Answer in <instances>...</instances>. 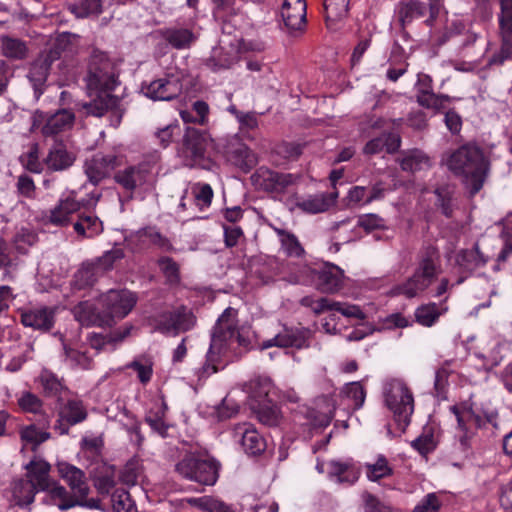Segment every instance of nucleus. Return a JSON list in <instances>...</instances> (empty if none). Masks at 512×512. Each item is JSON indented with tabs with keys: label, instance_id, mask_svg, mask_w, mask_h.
I'll return each mask as SVG.
<instances>
[{
	"label": "nucleus",
	"instance_id": "2eb2a0df",
	"mask_svg": "<svg viewBox=\"0 0 512 512\" xmlns=\"http://www.w3.org/2000/svg\"><path fill=\"white\" fill-rule=\"evenodd\" d=\"M302 305L309 307L313 310V312L319 314L323 312H339L346 318L363 320L365 319V313L362 309L354 304L346 303V302H337L331 301L328 298H318L314 299L313 297L307 296L302 298Z\"/></svg>",
	"mask_w": 512,
	"mask_h": 512
},
{
	"label": "nucleus",
	"instance_id": "3c124183",
	"mask_svg": "<svg viewBox=\"0 0 512 512\" xmlns=\"http://www.w3.org/2000/svg\"><path fill=\"white\" fill-rule=\"evenodd\" d=\"M40 384L43 391L48 396L57 395L62 389L63 385L55 374L48 370H43L39 376Z\"/></svg>",
	"mask_w": 512,
	"mask_h": 512
},
{
	"label": "nucleus",
	"instance_id": "5fc2aeb1",
	"mask_svg": "<svg viewBox=\"0 0 512 512\" xmlns=\"http://www.w3.org/2000/svg\"><path fill=\"white\" fill-rule=\"evenodd\" d=\"M343 394L352 402L354 408L362 407L366 393L360 382H351L343 388Z\"/></svg>",
	"mask_w": 512,
	"mask_h": 512
},
{
	"label": "nucleus",
	"instance_id": "bf43d9fd",
	"mask_svg": "<svg viewBox=\"0 0 512 512\" xmlns=\"http://www.w3.org/2000/svg\"><path fill=\"white\" fill-rule=\"evenodd\" d=\"M21 162L31 172L40 173L42 163L39 160V149L37 144H33L30 150L21 156Z\"/></svg>",
	"mask_w": 512,
	"mask_h": 512
},
{
	"label": "nucleus",
	"instance_id": "8fccbe9b",
	"mask_svg": "<svg viewBox=\"0 0 512 512\" xmlns=\"http://www.w3.org/2000/svg\"><path fill=\"white\" fill-rule=\"evenodd\" d=\"M22 411L33 414H41L43 411L42 401L31 392H23L17 399Z\"/></svg>",
	"mask_w": 512,
	"mask_h": 512
},
{
	"label": "nucleus",
	"instance_id": "338daca9",
	"mask_svg": "<svg viewBox=\"0 0 512 512\" xmlns=\"http://www.w3.org/2000/svg\"><path fill=\"white\" fill-rule=\"evenodd\" d=\"M332 416V408L329 404H327L324 411H310L308 415V421L314 427L323 428L330 424Z\"/></svg>",
	"mask_w": 512,
	"mask_h": 512
},
{
	"label": "nucleus",
	"instance_id": "de8ad7c7",
	"mask_svg": "<svg viewBox=\"0 0 512 512\" xmlns=\"http://www.w3.org/2000/svg\"><path fill=\"white\" fill-rule=\"evenodd\" d=\"M281 241L283 251L290 257H299L304 253V250L299 243L298 239L291 233L276 229Z\"/></svg>",
	"mask_w": 512,
	"mask_h": 512
},
{
	"label": "nucleus",
	"instance_id": "ea45409f",
	"mask_svg": "<svg viewBox=\"0 0 512 512\" xmlns=\"http://www.w3.org/2000/svg\"><path fill=\"white\" fill-rule=\"evenodd\" d=\"M36 242L37 234L35 231L25 227L20 228L13 238V246L20 254L27 253L29 248L32 247Z\"/></svg>",
	"mask_w": 512,
	"mask_h": 512
},
{
	"label": "nucleus",
	"instance_id": "58836bf2",
	"mask_svg": "<svg viewBox=\"0 0 512 512\" xmlns=\"http://www.w3.org/2000/svg\"><path fill=\"white\" fill-rule=\"evenodd\" d=\"M3 54L12 59H23L27 55L26 44L16 38L4 36L1 38Z\"/></svg>",
	"mask_w": 512,
	"mask_h": 512
},
{
	"label": "nucleus",
	"instance_id": "7ed1b4c3",
	"mask_svg": "<svg viewBox=\"0 0 512 512\" xmlns=\"http://www.w3.org/2000/svg\"><path fill=\"white\" fill-rule=\"evenodd\" d=\"M136 296L129 290H110L102 295V312H97L89 302L75 308V317L83 325L111 326L126 317L136 304Z\"/></svg>",
	"mask_w": 512,
	"mask_h": 512
},
{
	"label": "nucleus",
	"instance_id": "6e6d98bb",
	"mask_svg": "<svg viewBox=\"0 0 512 512\" xmlns=\"http://www.w3.org/2000/svg\"><path fill=\"white\" fill-rule=\"evenodd\" d=\"M367 477L371 481H377L391 474V468L383 457H379L374 464H367Z\"/></svg>",
	"mask_w": 512,
	"mask_h": 512
},
{
	"label": "nucleus",
	"instance_id": "13d9d810",
	"mask_svg": "<svg viewBox=\"0 0 512 512\" xmlns=\"http://www.w3.org/2000/svg\"><path fill=\"white\" fill-rule=\"evenodd\" d=\"M503 248L498 256L499 261H505L512 253V214L507 217L501 233Z\"/></svg>",
	"mask_w": 512,
	"mask_h": 512
},
{
	"label": "nucleus",
	"instance_id": "f257e3e1",
	"mask_svg": "<svg viewBox=\"0 0 512 512\" xmlns=\"http://www.w3.org/2000/svg\"><path fill=\"white\" fill-rule=\"evenodd\" d=\"M59 475L70 486L73 497H70L63 486L50 479V464L40 458L31 460L27 465V482L37 492H46L44 502L67 510L79 504V500L88 495L89 487L84 473L77 467L65 462L57 465Z\"/></svg>",
	"mask_w": 512,
	"mask_h": 512
},
{
	"label": "nucleus",
	"instance_id": "680f3d73",
	"mask_svg": "<svg viewBox=\"0 0 512 512\" xmlns=\"http://www.w3.org/2000/svg\"><path fill=\"white\" fill-rule=\"evenodd\" d=\"M115 485L114 470L110 467L104 468L95 478V486L100 493H109Z\"/></svg>",
	"mask_w": 512,
	"mask_h": 512
},
{
	"label": "nucleus",
	"instance_id": "393cba45",
	"mask_svg": "<svg viewBox=\"0 0 512 512\" xmlns=\"http://www.w3.org/2000/svg\"><path fill=\"white\" fill-rule=\"evenodd\" d=\"M75 159V153L69 151L63 142H55L49 150L45 163L51 170L62 171L72 166Z\"/></svg>",
	"mask_w": 512,
	"mask_h": 512
},
{
	"label": "nucleus",
	"instance_id": "c03bdc74",
	"mask_svg": "<svg viewBox=\"0 0 512 512\" xmlns=\"http://www.w3.org/2000/svg\"><path fill=\"white\" fill-rule=\"evenodd\" d=\"M36 491L27 480H18L13 486V497L17 505H29L34 501Z\"/></svg>",
	"mask_w": 512,
	"mask_h": 512
},
{
	"label": "nucleus",
	"instance_id": "864d4df0",
	"mask_svg": "<svg viewBox=\"0 0 512 512\" xmlns=\"http://www.w3.org/2000/svg\"><path fill=\"white\" fill-rule=\"evenodd\" d=\"M21 439L26 444H31L33 447L46 441L50 434L46 431L39 430L35 425L24 427L21 432Z\"/></svg>",
	"mask_w": 512,
	"mask_h": 512
},
{
	"label": "nucleus",
	"instance_id": "a878e982",
	"mask_svg": "<svg viewBox=\"0 0 512 512\" xmlns=\"http://www.w3.org/2000/svg\"><path fill=\"white\" fill-rule=\"evenodd\" d=\"M491 256L483 252L482 243L477 242L471 250H461L456 256V263L464 271L471 272L484 266Z\"/></svg>",
	"mask_w": 512,
	"mask_h": 512
},
{
	"label": "nucleus",
	"instance_id": "b1692460",
	"mask_svg": "<svg viewBox=\"0 0 512 512\" xmlns=\"http://www.w3.org/2000/svg\"><path fill=\"white\" fill-rule=\"evenodd\" d=\"M85 203L76 199L74 191L62 194L59 204L51 211L50 221L55 225H63L68 222L70 215L77 212Z\"/></svg>",
	"mask_w": 512,
	"mask_h": 512
},
{
	"label": "nucleus",
	"instance_id": "4d7b16f0",
	"mask_svg": "<svg viewBox=\"0 0 512 512\" xmlns=\"http://www.w3.org/2000/svg\"><path fill=\"white\" fill-rule=\"evenodd\" d=\"M71 11L77 17H87L97 15L101 12L100 0H80L79 5H74Z\"/></svg>",
	"mask_w": 512,
	"mask_h": 512
},
{
	"label": "nucleus",
	"instance_id": "79ce46f5",
	"mask_svg": "<svg viewBox=\"0 0 512 512\" xmlns=\"http://www.w3.org/2000/svg\"><path fill=\"white\" fill-rule=\"evenodd\" d=\"M61 416L68 424L74 425L86 418V410L81 401L70 400L62 409Z\"/></svg>",
	"mask_w": 512,
	"mask_h": 512
},
{
	"label": "nucleus",
	"instance_id": "774afa93",
	"mask_svg": "<svg viewBox=\"0 0 512 512\" xmlns=\"http://www.w3.org/2000/svg\"><path fill=\"white\" fill-rule=\"evenodd\" d=\"M411 445L421 455H426L435 449L436 442L431 433H424L413 440Z\"/></svg>",
	"mask_w": 512,
	"mask_h": 512
},
{
	"label": "nucleus",
	"instance_id": "dca6fc26",
	"mask_svg": "<svg viewBox=\"0 0 512 512\" xmlns=\"http://www.w3.org/2000/svg\"><path fill=\"white\" fill-rule=\"evenodd\" d=\"M74 118V114L66 109L59 110L50 116L37 111L33 116V127L42 125V134L52 136L69 130L73 126Z\"/></svg>",
	"mask_w": 512,
	"mask_h": 512
},
{
	"label": "nucleus",
	"instance_id": "a211bd4d",
	"mask_svg": "<svg viewBox=\"0 0 512 512\" xmlns=\"http://www.w3.org/2000/svg\"><path fill=\"white\" fill-rule=\"evenodd\" d=\"M122 159L114 153H97L85 163V173L92 184H98L109 172L119 166Z\"/></svg>",
	"mask_w": 512,
	"mask_h": 512
},
{
	"label": "nucleus",
	"instance_id": "e2e57ef3",
	"mask_svg": "<svg viewBox=\"0 0 512 512\" xmlns=\"http://www.w3.org/2000/svg\"><path fill=\"white\" fill-rule=\"evenodd\" d=\"M438 205L441 207L442 212L446 216H450L452 213L453 199L452 194L453 191L449 187L438 188L434 192Z\"/></svg>",
	"mask_w": 512,
	"mask_h": 512
},
{
	"label": "nucleus",
	"instance_id": "6ab92c4d",
	"mask_svg": "<svg viewBox=\"0 0 512 512\" xmlns=\"http://www.w3.org/2000/svg\"><path fill=\"white\" fill-rule=\"evenodd\" d=\"M306 1L285 0L281 8V16L289 32H301L306 25Z\"/></svg>",
	"mask_w": 512,
	"mask_h": 512
},
{
	"label": "nucleus",
	"instance_id": "0e129e2a",
	"mask_svg": "<svg viewBox=\"0 0 512 512\" xmlns=\"http://www.w3.org/2000/svg\"><path fill=\"white\" fill-rule=\"evenodd\" d=\"M124 256L123 250L119 247H115L110 251H107L102 257H100L96 262H94L101 269V273L103 274L106 270L110 269L114 262L122 259Z\"/></svg>",
	"mask_w": 512,
	"mask_h": 512
},
{
	"label": "nucleus",
	"instance_id": "4468645a",
	"mask_svg": "<svg viewBox=\"0 0 512 512\" xmlns=\"http://www.w3.org/2000/svg\"><path fill=\"white\" fill-rule=\"evenodd\" d=\"M316 470L319 473H326L331 481L346 485L354 484L360 475V471L352 459L318 461Z\"/></svg>",
	"mask_w": 512,
	"mask_h": 512
},
{
	"label": "nucleus",
	"instance_id": "bb28decb",
	"mask_svg": "<svg viewBox=\"0 0 512 512\" xmlns=\"http://www.w3.org/2000/svg\"><path fill=\"white\" fill-rule=\"evenodd\" d=\"M448 311V306L444 302L436 304L430 302L416 308L414 312L415 321L424 327L434 326L439 318Z\"/></svg>",
	"mask_w": 512,
	"mask_h": 512
},
{
	"label": "nucleus",
	"instance_id": "473e14b6",
	"mask_svg": "<svg viewBox=\"0 0 512 512\" xmlns=\"http://www.w3.org/2000/svg\"><path fill=\"white\" fill-rule=\"evenodd\" d=\"M101 275L100 267H98L94 262L84 263L75 273L74 285L78 289H83L93 285Z\"/></svg>",
	"mask_w": 512,
	"mask_h": 512
},
{
	"label": "nucleus",
	"instance_id": "e433bc0d",
	"mask_svg": "<svg viewBox=\"0 0 512 512\" xmlns=\"http://www.w3.org/2000/svg\"><path fill=\"white\" fill-rule=\"evenodd\" d=\"M209 107L204 101H196L190 110H183L180 116L185 123H197L203 125L208 118Z\"/></svg>",
	"mask_w": 512,
	"mask_h": 512
},
{
	"label": "nucleus",
	"instance_id": "f8f14e48",
	"mask_svg": "<svg viewBox=\"0 0 512 512\" xmlns=\"http://www.w3.org/2000/svg\"><path fill=\"white\" fill-rule=\"evenodd\" d=\"M73 36L69 33L61 34L56 40L54 50L49 54L40 56L33 62L29 70L28 79L31 82L37 97L42 93V88L47 80L48 71L55 59L59 58L60 50L66 49V44L71 41Z\"/></svg>",
	"mask_w": 512,
	"mask_h": 512
},
{
	"label": "nucleus",
	"instance_id": "a18cd8bd",
	"mask_svg": "<svg viewBox=\"0 0 512 512\" xmlns=\"http://www.w3.org/2000/svg\"><path fill=\"white\" fill-rule=\"evenodd\" d=\"M257 411L259 420L268 426H276L281 420V413L277 406L268 403H259L257 407H254Z\"/></svg>",
	"mask_w": 512,
	"mask_h": 512
},
{
	"label": "nucleus",
	"instance_id": "49530a36",
	"mask_svg": "<svg viewBox=\"0 0 512 512\" xmlns=\"http://www.w3.org/2000/svg\"><path fill=\"white\" fill-rule=\"evenodd\" d=\"M111 503L113 512H137L129 493L123 489H117L112 493Z\"/></svg>",
	"mask_w": 512,
	"mask_h": 512
},
{
	"label": "nucleus",
	"instance_id": "69168bd1",
	"mask_svg": "<svg viewBox=\"0 0 512 512\" xmlns=\"http://www.w3.org/2000/svg\"><path fill=\"white\" fill-rule=\"evenodd\" d=\"M193 193L197 201V205L208 207L213 198V190L209 184L198 183L193 187Z\"/></svg>",
	"mask_w": 512,
	"mask_h": 512
},
{
	"label": "nucleus",
	"instance_id": "5701e85b",
	"mask_svg": "<svg viewBox=\"0 0 512 512\" xmlns=\"http://www.w3.org/2000/svg\"><path fill=\"white\" fill-rule=\"evenodd\" d=\"M499 25L502 38V57L499 62L512 55V0H500Z\"/></svg>",
	"mask_w": 512,
	"mask_h": 512
},
{
	"label": "nucleus",
	"instance_id": "603ef678",
	"mask_svg": "<svg viewBox=\"0 0 512 512\" xmlns=\"http://www.w3.org/2000/svg\"><path fill=\"white\" fill-rule=\"evenodd\" d=\"M142 477V468L137 460L129 461L123 468L120 479L126 485H136Z\"/></svg>",
	"mask_w": 512,
	"mask_h": 512
},
{
	"label": "nucleus",
	"instance_id": "4be33fe9",
	"mask_svg": "<svg viewBox=\"0 0 512 512\" xmlns=\"http://www.w3.org/2000/svg\"><path fill=\"white\" fill-rule=\"evenodd\" d=\"M234 437L240 439L241 445L247 454L257 455L266 448L265 440L251 424L242 423L236 425Z\"/></svg>",
	"mask_w": 512,
	"mask_h": 512
},
{
	"label": "nucleus",
	"instance_id": "ddd939ff",
	"mask_svg": "<svg viewBox=\"0 0 512 512\" xmlns=\"http://www.w3.org/2000/svg\"><path fill=\"white\" fill-rule=\"evenodd\" d=\"M212 146V140L207 134L191 128L186 130L183 154L190 159L189 165L208 168L206 154Z\"/></svg>",
	"mask_w": 512,
	"mask_h": 512
},
{
	"label": "nucleus",
	"instance_id": "a19ab883",
	"mask_svg": "<svg viewBox=\"0 0 512 512\" xmlns=\"http://www.w3.org/2000/svg\"><path fill=\"white\" fill-rule=\"evenodd\" d=\"M165 39L174 48L184 49L191 45L195 37L188 29H169L165 32Z\"/></svg>",
	"mask_w": 512,
	"mask_h": 512
},
{
	"label": "nucleus",
	"instance_id": "412c9836",
	"mask_svg": "<svg viewBox=\"0 0 512 512\" xmlns=\"http://www.w3.org/2000/svg\"><path fill=\"white\" fill-rule=\"evenodd\" d=\"M21 323L36 330L48 331L55 321V311L48 307L20 310Z\"/></svg>",
	"mask_w": 512,
	"mask_h": 512
},
{
	"label": "nucleus",
	"instance_id": "4c0bfd02",
	"mask_svg": "<svg viewBox=\"0 0 512 512\" xmlns=\"http://www.w3.org/2000/svg\"><path fill=\"white\" fill-rule=\"evenodd\" d=\"M417 101L423 107L441 111L447 108L450 98L446 95H436L432 91L424 90L422 94H417Z\"/></svg>",
	"mask_w": 512,
	"mask_h": 512
},
{
	"label": "nucleus",
	"instance_id": "39448f33",
	"mask_svg": "<svg viewBox=\"0 0 512 512\" xmlns=\"http://www.w3.org/2000/svg\"><path fill=\"white\" fill-rule=\"evenodd\" d=\"M447 166L464 178L470 194L474 195L480 191L486 178L488 162L478 147H460L449 156Z\"/></svg>",
	"mask_w": 512,
	"mask_h": 512
},
{
	"label": "nucleus",
	"instance_id": "f03ea898",
	"mask_svg": "<svg viewBox=\"0 0 512 512\" xmlns=\"http://www.w3.org/2000/svg\"><path fill=\"white\" fill-rule=\"evenodd\" d=\"M236 316L237 311L229 307L218 318L211 336L206 362L200 370V378L216 373L221 358L229 351L248 346L249 340L244 334V329L238 327Z\"/></svg>",
	"mask_w": 512,
	"mask_h": 512
},
{
	"label": "nucleus",
	"instance_id": "c85d7f7f",
	"mask_svg": "<svg viewBox=\"0 0 512 512\" xmlns=\"http://www.w3.org/2000/svg\"><path fill=\"white\" fill-rule=\"evenodd\" d=\"M343 285V271L334 265L323 268L318 273L317 286L322 292L334 293Z\"/></svg>",
	"mask_w": 512,
	"mask_h": 512
},
{
	"label": "nucleus",
	"instance_id": "72a5a7b5",
	"mask_svg": "<svg viewBox=\"0 0 512 512\" xmlns=\"http://www.w3.org/2000/svg\"><path fill=\"white\" fill-rule=\"evenodd\" d=\"M74 230L79 236L91 238L102 232L103 225L96 216L82 215L75 222Z\"/></svg>",
	"mask_w": 512,
	"mask_h": 512
},
{
	"label": "nucleus",
	"instance_id": "9d476101",
	"mask_svg": "<svg viewBox=\"0 0 512 512\" xmlns=\"http://www.w3.org/2000/svg\"><path fill=\"white\" fill-rule=\"evenodd\" d=\"M458 423V429L462 433L460 441L465 444L478 428L484 427L487 423L496 426L497 412L492 407L474 409L471 404L465 402L451 407Z\"/></svg>",
	"mask_w": 512,
	"mask_h": 512
},
{
	"label": "nucleus",
	"instance_id": "9b49d317",
	"mask_svg": "<svg viewBox=\"0 0 512 512\" xmlns=\"http://www.w3.org/2000/svg\"><path fill=\"white\" fill-rule=\"evenodd\" d=\"M183 78L182 71L170 69L157 79L142 82L140 92L153 101H170L181 94Z\"/></svg>",
	"mask_w": 512,
	"mask_h": 512
},
{
	"label": "nucleus",
	"instance_id": "0eeeda50",
	"mask_svg": "<svg viewBox=\"0 0 512 512\" xmlns=\"http://www.w3.org/2000/svg\"><path fill=\"white\" fill-rule=\"evenodd\" d=\"M157 155H152L138 164L129 165L114 175L115 182L132 196L135 191L148 190L154 182L158 172Z\"/></svg>",
	"mask_w": 512,
	"mask_h": 512
},
{
	"label": "nucleus",
	"instance_id": "aec40b11",
	"mask_svg": "<svg viewBox=\"0 0 512 512\" xmlns=\"http://www.w3.org/2000/svg\"><path fill=\"white\" fill-rule=\"evenodd\" d=\"M258 345L261 350L269 349L274 346L279 348H306L308 347V332L284 329L273 338L259 342Z\"/></svg>",
	"mask_w": 512,
	"mask_h": 512
},
{
	"label": "nucleus",
	"instance_id": "cd10ccee",
	"mask_svg": "<svg viewBox=\"0 0 512 512\" xmlns=\"http://www.w3.org/2000/svg\"><path fill=\"white\" fill-rule=\"evenodd\" d=\"M338 194L335 193H320L310 195L297 202V206L304 212L316 214L327 211L332 205H334Z\"/></svg>",
	"mask_w": 512,
	"mask_h": 512
},
{
	"label": "nucleus",
	"instance_id": "f704fd0d",
	"mask_svg": "<svg viewBox=\"0 0 512 512\" xmlns=\"http://www.w3.org/2000/svg\"><path fill=\"white\" fill-rule=\"evenodd\" d=\"M153 366V359L150 356L142 355L136 357L127 367L134 370L138 380L145 385L152 379Z\"/></svg>",
	"mask_w": 512,
	"mask_h": 512
},
{
	"label": "nucleus",
	"instance_id": "6e6552de",
	"mask_svg": "<svg viewBox=\"0 0 512 512\" xmlns=\"http://www.w3.org/2000/svg\"><path fill=\"white\" fill-rule=\"evenodd\" d=\"M218 470L219 463L215 459L199 453H188L175 465L179 476L205 486L216 483Z\"/></svg>",
	"mask_w": 512,
	"mask_h": 512
},
{
	"label": "nucleus",
	"instance_id": "052dcab7",
	"mask_svg": "<svg viewBox=\"0 0 512 512\" xmlns=\"http://www.w3.org/2000/svg\"><path fill=\"white\" fill-rule=\"evenodd\" d=\"M441 505L439 496L436 493H429L418 502L412 512H438Z\"/></svg>",
	"mask_w": 512,
	"mask_h": 512
},
{
	"label": "nucleus",
	"instance_id": "7c9ffc66",
	"mask_svg": "<svg viewBox=\"0 0 512 512\" xmlns=\"http://www.w3.org/2000/svg\"><path fill=\"white\" fill-rule=\"evenodd\" d=\"M63 349L65 360L67 363L76 368L88 369L91 365V357L87 354L84 347H79L77 343H67L63 341Z\"/></svg>",
	"mask_w": 512,
	"mask_h": 512
},
{
	"label": "nucleus",
	"instance_id": "1a4fd4ad",
	"mask_svg": "<svg viewBox=\"0 0 512 512\" xmlns=\"http://www.w3.org/2000/svg\"><path fill=\"white\" fill-rule=\"evenodd\" d=\"M383 396L397 424L405 428L414 411V398L410 389L402 380L390 379L384 384Z\"/></svg>",
	"mask_w": 512,
	"mask_h": 512
},
{
	"label": "nucleus",
	"instance_id": "f3484780",
	"mask_svg": "<svg viewBox=\"0 0 512 512\" xmlns=\"http://www.w3.org/2000/svg\"><path fill=\"white\" fill-rule=\"evenodd\" d=\"M194 317L190 309L179 307L173 312H167L158 319L156 330L166 334H177L193 327Z\"/></svg>",
	"mask_w": 512,
	"mask_h": 512
},
{
	"label": "nucleus",
	"instance_id": "2f4dec72",
	"mask_svg": "<svg viewBox=\"0 0 512 512\" xmlns=\"http://www.w3.org/2000/svg\"><path fill=\"white\" fill-rule=\"evenodd\" d=\"M431 165L429 157L420 150L407 152L400 160V166L404 171L417 172L429 168Z\"/></svg>",
	"mask_w": 512,
	"mask_h": 512
},
{
	"label": "nucleus",
	"instance_id": "37998d69",
	"mask_svg": "<svg viewBox=\"0 0 512 512\" xmlns=\"http://www.w3.org/2000/svg\"><path fill=\"white\" fill-rule=\"evenodd\" d=\"M32 352L33 345L31 342H20L16 347L15 354L13 355L11 361L7 364L6 369L12 372L19 370L23 363L31 358Z\"/></svg>",
	"mask_w": 512,
	"mask_h": 512
},
{
	"label": "nucleus",
	"instance_id": "20e7f679",
	"mask_svg": "<svg viewBox=\"0 0 512 512\" xmlns=\"http://www.w3.org/2000/svg\"><path fill=\"white\" fill-rule=\"evenodd\" d=\"M86 81L88 89L91 93L95 92L97 98L93 103L86 104L85 109L88 114L100 117L115 104V99L109 94L116 85L111 63L103 56H95Z\"/></svg>",
	"mask_w": 512,
	"mask_h": 512
},
{
	"label": "nucleus",
	"instance_id": "c9c22d12",
	"mask_svg": "<svg viewBox=\"0 0 512 512\" xmlns=\"http://www.w3.org/2000/svg\"><path fill=\"white\" fill-rule=\"evenodd\" d=\"M349 2L350 0H325L324 9L329 28H331L332 22L341 20L347 15Z\"/></svg>",
	"mask_w": 512,
	"mask_h": 512
},
{
	"label": "nucleus",
	"instance_id": "423d86ee",
	"mask_svg": "<svg viewBox=\"0 0 512 512\" xmlns=\"http://www.w3.org/2000/svg\"><path fill=\"white\" fill-rule=\"evenodd\" d=\"M439 256L435 249H429L421 258L414 274L404 283L394 286L389 294L413 298L425 291L439 274Z\"/></svg>",
	"mask_w": 512,
	"mask_h": 512
},
{
	"label": "nucleus",
	"instance_id": "09e8293b",
	"mask_svg": "<svg viewBox=\"0 0 512 512\" xmlns=\"http://www.w3.org/2000/svg\"><path fill=\"white\" fill-rule=\"evenodd\" d=\"M232 161L244 170H250L257 163L256 155L246 146H240L232 155Z\"/></svg>",
	"mask_w": 512,
	"mask_h": 512
},
{
	"label": "nucleus",
	"instance_id": "c756f323",
	"mask_svg": "<svg viewBox=\"0 0 512 512\" xmlns=\"http://www.w3.org/2000/svg\"><path fill=\"white\" fill-rule=\"evenodd\" d=\"M187 502L205 512H240L237 505L228 504L211 496L188 498Z\"/></svg>",
	"mask_w": 512,
	"mask_h": 512
}]
</instances>
